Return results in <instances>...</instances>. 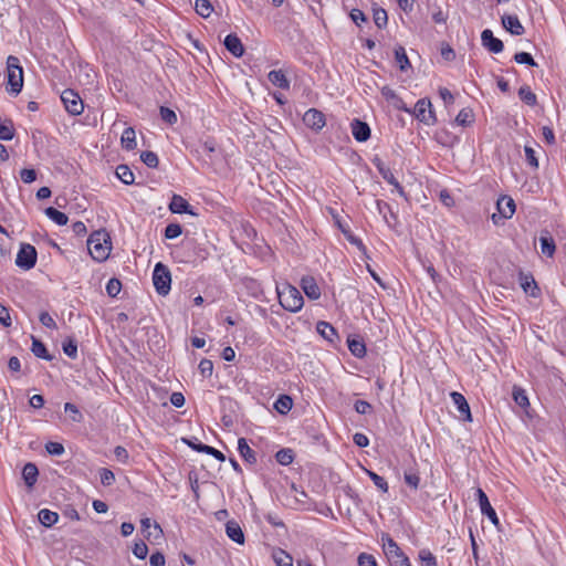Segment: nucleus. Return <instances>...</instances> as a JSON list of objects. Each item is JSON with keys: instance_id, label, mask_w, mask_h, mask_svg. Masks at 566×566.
I'll use <instances>...</instances> for the list:
<instances>
[{"instance_id": "obj_1", "label": "nucleus", "mask_w": 566, "mask_h": 566, "mask_svg": "<svg viewBox=\"0 0 566 566\" xmlns=\"http://www.w3.org/2000/svg\"><path fill=\"white\" fill-rule=\"evenodd\" d=\"M277 298L280 305L291 313H297L304 305V298L301 292L290 283L276 286Z\"/></svg>"}, {"instance_id": "obj_2", "label": "nucleus", "mask_w": 566, "mask_h": 566, "mask_svg": "<svg viewBox=\"0 0 566 566\" xmlns=\"http://www.w3.org/2000/svg\"><path fill=\"white\" fill-rule=\"evenodd\" d=\"M381 542L384 554L386 555L390 566H411L407 555L389 534L382 533Z\"/></svg>"}, {"instance_id": "obj_3", "label": "nucleus", "mask_w": 566, "mask_h": 566, "mask_svg": "<svg viewBox=\"0 0 566 566\" xmlns=\"http://www.w3.org/2000/svg\"><path fill=\"white\" fill-rule=\"evenodd\" d=\"M8 86L11 94H19L23 87V70L17 56L9 55L7 59Z\"/></svg>"}, {"instance_id": "obj_4", "label": "nucleus", "mask_w": 566, "mask_h": 566, "mask_svg": "<svg viewBox=\"0 0 566 566\" xmlns=\"http://www.w3.org/2000/svg\"><path fill=\"white\" fill-rule=\"evenodd\" d=\"M105 235L106 234L102 232H94L87 239L88 253L97 262L105 261L109 255L111 247L107 245Z\"/></svg>"}, {"instance_id": "obj_5", "label": "nucleus", "mask_w": 566, "mask_h": 566, "mask_svg": "<svg viewBox=\"0 0 566 566\" xmlns=\"http://www.w3.org/2000/svg\"><path fill=\"white\" fill-rule=\"evenodd\" d=\"M153 283L156 292L166 296L170 291L171 273L167 265L161 262L156 263L153 271Z\"/></svg>"}, {"instance_id": "obj_6", "label": "nucleus", "mask_w": 566, "mask_h": 566, "mask_svg": "<svg viewBox=\"0 0 566 566\" xmlns=\"http://www.w3.org/2000/svg\"><path fill=\"white\" fill-rule=\"evenodd\" d=\"M515 202L510 196H501L496 202L497 213L492 214L494 224H500L503 220L511 219L515 212Z\"/></svg>"}, {"instance_id": "obj_7", "label": "nucleus", "mask_w": 566, "mask_h": 566, "mask_svg": "<svg viewBox=\"0 0 566 566\" xmlns=\"http://www.w3.org/2000/svg\"><path fill=\"white\" fill-rule=\"evenodd\" d=\"M411 113L419 122L426 125H433L437 122L434 112L432 111V104L428 98L419 99Z\"/></svg>"}, {"instance_id": "obj_8", "label": "nucleus", "mask_w": 566, "mask_h": 566, "mask_svg": "<svg viewBox=\"0 0 566 566\" xmlns=\"http://www.w3.org/2000/svg\"><path fill=\"white\" fill-rule=\"evenodd\" d=\"M36 262V250L31 244H22L17 258H15V264L23 269V270H30L35 265Z\"/></svg>"}, {"instance_id": "obj_9", "label": "nucleus", "mask_w": 566, "mask_h": 566, "mask_svg": "<svg viewBox=\"0 0 566 566\" xmlns=\"http://www.w3.org/2000/svg\"><path fill=\"white\" fill-rule=\"evenodd\" d=\"M371 163L379 171L380 176L386 180L389 185L394 186L396 190L398 191L399 196L407 198V195L402 188V186L399 184V181L396 179L394 174L391 172L390 168H388L385 163L379 158L375 157L373 158Z\"/></svg>"}, {"instance_id": "obj_10", "label": "nucleus", "mask_w": 566, "mask_h": 566, "mask_svg": "<svg viewBox=\"0 0 566 566\" xmlns=\"http://www.w3.org/2000/svg\"><path fill=\"white\" fill-rule=\"evenodd\" d=\"M303 122L308 128L318 132L325 126V115L316 108H310L305 112Z\"/></svg>"}, {"instance_id": "obj_11", "label": "nucleus", "mask_w": 566, "mask_h": 566, "mask_svg": "<svg viewBox=\"0 0 566 566\" xmlns=\"http://www.w3.org/2000/svg\"><path fill=\"white\" fill-rule=\"evenodd\" d=\"M476 495L481 513L485 515L492 522L493 525L497 526L500 523L499 517L496 515L495 510L492 507L485 492L482 489H478Z\"/></svg>"}, {"instance_id": "obj_12", "label": "nucleus", "mask_w": 566, "mask_h": 566, "mask_svg": "<svg viewBox=\"0 0 566 566\" xmlns=\"http://www.w3.org/2000/svg\"><path fill=\"white\" fill-rule=\"evenodd\" d=\"M350 129L354 138L358 143H365L370 138V127L366 122L355 118L350 123Z\"/></svg>"}, {"instance_id": "obj_13", "label": "nucleus", "mask_w": 566, "mask_h": 566, "mask_svg": "<svg viewBox=\"0 0 566 566\" xmlns=\"http://www.w3.org/2000/svg\"><path fill=\"white\" fill-rule=\"evenodd\" d=\"M481 41L484 48L492 53H501L504 49L503 42L493 35L490 29H485L481 33Z\"/></svg>"}, {"instance_id": "obj_14", "label": "nucleus", "mask_w": 566, "mask_h": 566, "mask_svg": "<svg viewBox=\"0 0 566 566\" xmlns=\"http://www.w3.org/2000/svg\"><path fill=\"white\" fill-rule=\"evenodd\" d=\"M169 210L172 213H188L191 216H197V213L193 212L192 207L189 205V202L180 195L172 196L171 201L169 203Z\"/></svg>"}, {"instance_id": "obj_15", "label": "nucleus", "mask_w": 566, "mask_h": 566, "mask_svg": "<svg viewBox=\"0 0 566 566\" xmlns=\"http://www.w3.org/2000/svg\"><path fill=\"white\" fill-rule=\"evenodd\" d=\"M301 287L310 300H318L321 297V289L313 276H303Z\"/></svg>"}, {"instance_id": "obj_16", "label": "nucleus", "mask_w": 566, "mask_h": 566, "mask_svg": "<svg viewBox=\"0 0 566 566\" xmlns=\"http://www.w3.org/2000/svg\"><path fill=\"white\" fill-rule=\"evenodd\" d=\"M450 397H451L453 403L457 406L458 411L463 417V419L465 421H472L470 406H469L465 397L462 394L458 392V391H452L450 394Z\"/></svg>"}, {"instance_id": "obj_17", "label": "nucleus", "mask_w": 566, "mask_h": 566, "mask_svg": "<svg viewBox=\"0 0 566 566\" xmlns=\"http://www.w3.org/2000/svg\"><path fill=\"white\" fill-rule=\"evenodd\" d=\"M223 44L226 49L235 57H241L244 53V46L240 38L234 33L228 34Z\"/></svg>"}, {"instance_id": "obj_18", "label": "nucleus", "mask_w": 566, "mask_h": 566, "mask_svg": "<svg viewBox=\"0 0 566 566\" xmlns=\"http://www.w3.org/2000/svg\"><path fill=\"white\" fill-rule=\"evenodd\" d=\"M502 24L505 30L513 35H522L525 32V29L520 22L517 15L504 14L502 17Z\"/></svg>"}, {"instance_id": "obj_19", "label": "nucleus", "mask_w": 566, "mask_h": 566, "mask_svg": "<svg viewBox=\"0 0 566 566\" xmlns=\"http://www.w3.org/2000/svg\"><path fill=\"white\" fill-rule=\"evenodd\" d=\"M520 284L523 291L531 295L532 297L539 296V287L537 286V283L535 282L533 275L525 274L523 272L520 273Z\"/></svg>"}, {"instance_id": "obj_20", "label": "nucleus", "mask_w": 566, "mask_h": 566, "mask_svg": "<svg viewBox=\"0 0 566 566\" xmlns=\"http://www.w3.org/2000/svg\"><path fill=\"white\" fill-rule=\"evenodd\" d=\"M184 441L190 448H192L193 450H196L198 452H202V453L209 454V455H212L213 458H216L220 462H223L226 460L224 454L221 451H219L216 448H213V447L203 444L201 442L195 443V442H192L191 440H188V439H184Z\"/></svg>"}, {"instance_id": "obj_21", "label": "nucleus", "mask_w": 566, "mask_h": 566, "mask_svg": "<svg viewBox=\"0 0 566 566\" xmlns=\"http://www.w3.org/2000/svg\"><path fill=\"white\" fill-rule=\"evenodd\" d=\"M541 252L552 258L556 251V244L552 234L547 230H543L539 237Z\"/></svg>"}, {"instance_id": "obj_22", "label": "nucleus", "mask_w": 566, "mask_h": 566, "mask_svg": "<svg viewBox=\"0 0 566 566\" xmlns=\"http://www.w3.org/2000/svg\"><path fill=\"white\" fill-rule=\"evenodd\" d=\"M226 534L230 539L235 542L237 544H244V534L239 525V523L234 520L228 521L226 524Z\"/></svg>"}, {"instance_id": "obj_23", "label": "nucleus", "mask_w": 566, "mask_h": 566, "mask_svg": "<svg viewBox=\"0 0 566 566\" xmlns=\"http://www.w3.org/2000/svg\"><path fill=\"white\" fill-rule=\"evenodd\" d=\"M238 452L241 458L249 464L256 463V454L254 450L250 448L245 438H240L238 440Z\"/></svg>"}, {"instance_id": "obj_24", "label": "nucleus", "mask_w": 566, "mask_h": 566, "mask_svg": "<svg viewBox=\"0 0 566 566\" xmlns=\"http://www.w3.org/2000/svg\"><path fill=\"white\" fill-rule=\"evenodd\" d=\"M268 78L274 86L282 88V90H289L290 88V81L286 77V75L283 73L282 70H272L268 74Z\"/></svg>"}, {"instance_id": "obj_25", "label": "nucleus", "mask_w": 566, "mask_h": 566, "mask_svg": "<svg viewBox=\"0 0 566 566\" xmlns=\"http://www.w3.org/2000/svg\"><path fill=\"white\" fill-rule=\"evenodd\" d=\"M316 331L323 338L328 342H334V339L338 337L335 327L325 321L317 322Z\"/></svg>"}, {"instance_id": "obj_26", "label": "nucleus", "mask_w": 566, "mask_h": 566, "mask_svg": "<svg viewBox=\"0 0 566 566\" xmlns=\"http://www.w3.org/2000/svg\"><path fill=\"white\" fill-rule=\"evenodd\" d=\"M348 349L357 358H363L366 355V346L361 338L359 337H348L347 338Z\"/></svg>"}, {"instance_id": "obj_27", "label": "nucleus", "mask_w": 566, "mask_h": 566, "mask_svg": "<svg viewBox=\"0 0 566 566\" xmlns=\"http://www.w3.org/2000/svg\"><path fill=\"white\" fill-rule=\"evenodd\" d=\"M38 475H39V470L34 463L29 462V463L24 464V467L22 469V476H23L25 484L29 488H32L36 483Z\"/></svg>"}, {"instance_id": "obj_28", "label": "nucleus", "mask_w": 566, "mask_h": 566, "mask_svg": "<svg viewBox=\"0 0 566 566\" xmlns=\"http://www.w3.org/2000/svg\"><path fill=\"white\" fill-rule=\"evenodd\" d=\"M120 143H122L123 148H125L126 150H133L136 148V146H137L136 133L133 127H127L124 129V132L122 134Z\"/></svg>"}, {"instance_id": "obj_29", "label": "nucleus", "mask_w": 566, "mask_h": 566, "mask_svg": "<svg viewBox=\"0 0 566 566\" xmlns=\"http://www.w3.org/2000/svg\"><path fill=\"white\" fill-rule=\"evenodd\" d=\"M395 60L401 72H406L408 69L411 67L406 50L401 45L395 48Z\"/></svg>"}, {"instance_id": "obj_30", "label": "nucleus", "mask_w": 566, "mask_h": 566, "mask_svg": "<svg viewBox=\"0 0 566 566\" xmlns=\"http://www.w3.org/2000/svg\"><path fill=\"white\" fill-rule=\"evenodd\" d=\"M38 518H39V522L43 526L51 527L52 525H54L57 522L59 515H57V513H55L53 511H50L48 509H42V510H40V512L38 514Z\"/></svg>"}, {"instance_id": "obj_31", "label": "nucleus", "mask_w": 566, "mask_h": 566, "mask_svg": "<svg viewBox=\"0 0 566 566\" xmlns=\"http://www.w3.org/2000/svg\"><path fill=\"white\" fill-rule=\"evenodd\" d=\"M293 407V400L287 395H280L274 402V409L281 413L286 415Z\"/></svg>"}, {"instance_id": "obj_32", "label": "nucleus", "mask_w": 566, "mask_h": 566, "mask_svg": "<svg viewBox=\"0 0 566 566\" xmlns=\"http://www.w3.org/2000/svg\"><path fill=\"white\" fill-rule=\"evenodd\" d=\"M116 176L125 185H133L135 176L127 165H118L116 167Z\"/></svg>"}, {"instance_id": "obj_33", "label": "nucleus", "mask_w": 566, "mask_h": 566, "mask_svg": "<svg viewBox=\"0 0 566 566\" xmlns=\"http://www.w3.org/2000/svg\"><path fill=\"white\" fill-rule=\"evenodd\" d=\"M376 209H377L378 213L382 216L384 221L389 227H391V221L388 218V213L390 214V217L394 220H396V214L392 212L390 205L384 200L378 199V200H376Z\"/></svg>"}, {"instance_id": "obj_34", "label": "nucleus", "mask_w": 566, "mask_h": 566, "mask_svg": "<svg viewBox=\"0 0 566 566\" xmlns=\"http://www.w3.org/2000/svg\"><path fill=\"white\" fill-rule=\"evenodd\" d=\"M518 97L522 102H524L528 106H535L537 103V97L535 93L531 90L528 85L521 86L518 90Z\"/></svg>"}, {"instance_id": "obj_35", "label": "nucleus", "mask_w": 566, "mask_h": 566, "mask_svg": "<svg viewBox=\"0 0 566 566\" xmlns=\"http://www.w3.org/2000/svg\"><path fill=\"white\" fill-rule=\"evenodd\" d=\"M272 557L277 566H293V557L281 548L273 551Z\"/></svg>"}, {"instance_id": "obj_36", "label": "nucleus", "mask_w": 566, "mask_h": 566, "mask_svg": "<svg viewBox=\"0 0 566 566\" xmlns=\"http://www.w3.org/2000/svg\"><path fill=\"white\" fill-rule=\"evenodd\" d=\"M44 212L48 216V218H50L52 221H54L59 226H65L69 221L67 214L59 211L57 209H55L53 207L46 208Z\"/></svg>"}, {"instance_id": "obj_37", "label": "nucleus", "mask_w": 566, "mask_h": 566, "mask_svg": "<svg viewBox=\"0 0 566 566\" xmlns=\"http://www.w3.org/2000/svg\"><path fill=\"white\" fill-rule=\"evenodd\" d=\"M195 10L200 17L207 19L213 12V7L209 0H196Z\"/></svg>"}, {"instance_id": "obj_38", "label": "nucleus", "mask_w": 566, "mask_h": 566, "mask_svg": "<svg viewBox=\"0 0 566 566\" xmlns=\"http://www.w3.org/2000/svg\"><path fill=\"white\" fill-rule=\"evenodd\" d=\"M14 137V127L13 123L10 119H6L0 122V139L1 140H11Z\"/></svg>"}, {"instance_id": "obj_39", "label": "nucleus", "mask_w": 566, "mask_h": 566, "mask_svg": "<svg viewBox=\"0 0 566 566\" xmlns=\"http://www.w3.org/2000/svg\"><path fill=\"white\" fill-rule=\"evenodd\" d=\"M31 350H32L33 355L39 358H43V359H48V360L51 359V356L48 354L45 345L35 337H32Z\"/></svg>"}, {"instance_id": "obj_40", "label": "nucleus", "mask_w": 566, "mask_h": 566, "mask_svg": "<svg viewBox=\"0 0 566 566\" xmlns=\"http://www.w3.org/2000/svg\"><path fill=\"white\" fill-rule=\"evenodd\" d=\"M275 459L281 465H290L294 460V452L290 448H284L275 453Z\"/></svg>"}, {"instance_id": "obj_41", "label": "nucleus", "mask_w": 566, "mask_h": 566, "mask_svg": "<svg viewBox=\"0 0 566 566\" xmlns=\"http://www.w3.org/2000/svg\"><path fill=\"white\" fill-rule=\"evenodd\" d=\"M140 525H142V531L143 533H145V537L146 538H149L150 536H153V533L150 531V527L153 526L155 531H157L158 534L155 535V537H157L159 534L163 533L160 526L158 523H154V525L151 524V520L148 518V517H145V518H142L140 521Z\"/></svg>"}, {"instance_id": "obj_42", "label": "nucleus", "mask_w": 566, "mask_h": 566, "mask_svg": "<svg viewBox=\"0 0 566 566\" xmlns=\"http://www.w3.org/2000/svg\"><path fill=\"white\" fill-rule=\"evenodd\" d=\"M365 472L380 491L388 492V483L382 476L368 469H365Z\"/></svg>"}, {"instance_id": "obj_43", "label": "nucleus", "mask_w": 566, "mask_h": 566, "mask_svg": "<svg viewBox=\"0 0 566 566\" xmlns=\"http://www.w3.org/2000/svg\"><path fill=\"white\" fill-rule=\"evenodd\" d=\"M421 566H438L436 556L429 549H421L418 554Z\"/></svg>"}, {"instance_id": "obj_44", "label": "nucleus", "mask_w": 566, "mask_h": 566, "mask_svg": "<svg viewBox=\"0 0 566 566\" xmlns=\"http://www.w3.org/2000/svg\"><path fill=\"white\" fill-rule=\"evenodd\" d=\"M140 160L149 168H157L159 159L156 153L146 150L140 154Z\"/></svg>"}, {"instance_id": "obj_45", "label": "nucleus", "mask_w": 566, "mask_h": 566, "mask_svg": "<svg viewBox=\"0 0 566 566\" xmlns=\"http://www.w3.org/2000/svg\"><path fill=\"white\" fill-rule=\"evenodd\" d=\"M513 399L521 408H526L530 406L528 397L524 389L514 387L513 389Z\"/></svg>"}, {"instance_id": "obj_46", "label": "nucleus", "mask_w": 566, "mask_h": 566, "mask_svg": "<svg viewBox=\"0 0 566 566\" xmlns=\"http://www.w3.org/2000/svg\"><path fill=\"white\" fill-rule=\"evenodd\" d=\"M455 122L460 126H468L473 122V113L470 108H462L457 117Z\"/></svg>"}, {"instance_id": "obj_47", "label": "nucleus", "mask_w": 566, "mask_h": 566, "mask_svg": "<svg viewBox=\"0 0 566 566\" xmlns=\"http://www.w3.org/2000/svg\"><path fill=\"white\" fill-rule=\"evenodd\" d=\"M374 22L379 28L382 29L387 25L388 15L385 9L376 8L374 9Z\"/></svg>"}, {"instance_id": "obj_48", "label": "nucleus", "mask_w": 566, "mask_h": 566, "mask_svg": "<svg viewBox=\"0 0 566 566\" xmlns=\"http://www.w3.org/2000/svg\"><path fill=\"white\" fill-rule=\"evenodd\" d=\"M182 233V227L179 223H169L165 228V238L172 240L178 238Z\"/></svg>"}, {"instance_id": "obj_49", "label": "nucleus", "mask_w": 566, "mask_h": 566, "mask_svg": "<svg viewBox=\"0 0 566 566\" xmlns=\"http://www.w3.org/2000/svg\"><path fill=\"white\" fill-rule=\"evenodd\" d=\"M159 114H160V118L165 123H167L169 125H174L177 123V115L172 109H170L166 106H161L159 109Z\"/></svg>"}, {"instance_id": "obj_50", "label": "nucleus", "mask_w": 566, "mask_h": 566, "mask_svg": "<svg viewBox=\"0 0 566 566\" xmlns=\"http://www.w3.org/2000/svg\"><path fill=\"white\" fill-rule=\"evenodd\" d=\"M122 290V283L118 279H111L106 284V292L111 297H116Z\"/></svg>"}, {"instance_id": "obj_51", "label": "nucleus", "mask_w": 566, "mask_h": 566, "mask_svg": "<svg viewBox=\"0 0 566 566\" xmlns=\"http://www.w3.org/2000/svg\"><path fill=\"white\" fill-rule=\"evenodd\" d=\"M514 61L518 64H526L528 66H537L533 56L527 52H518L514 55Z\"/></svg>"}, {"instance_id": "obj_52", "label": "nucleus", "mask_w": 566, "mask_h": 566, "mask_svg": "<svg viewBox=\"0 0 566 566\" xmlns=\"http://www.w3.org/2000/svg\"><path fill=\"white\" fill-rule=\"evenodd\" d=\"M403 480L413 490H418L420 484V476L416 471L405 472Z\"/></svg>"}, {"instance_id": "obj_53", "label": "nucleus", "mask_w": 566, "mask_h": 566, "mask_svg": "<svg viewBox=\"0 0 566 566\" xmlns=\"http://www.w3.org/2000/svg\"><path fill=\"white\" fill-rule=\"evenodd\" d=\"M524 153H525V159H526L527 164L532 168L537 169L538 168V159L536 157L534 148L528 146V145H526L524 147Z\"/></svg>"}, {"instance_id": "obj_54", "label": "nucleus", "mask_w": 566, "mask_h": 566, "mask_svg": "<svg viewBox=\"0 0 566 566\" xmlns=\"http://www.w3.org/2000/svg\"><path fill=\"white\" fill-rule=\"evenodd\" d=\"M358 566H378L376 558L368 553H360L357 558Z\"/></svg>"}, {"instance_id": "obj_55", "label": "nucleus", "mask_w": 566, "mask_h": 566, "mask_svg": "<svg viewBox=\"0 0 566 566\" xmlns=\"http://www.w3.org/2000/svg\"><path fill=\"white\" fill-rule=\"evenodd\" d=\"M133 554L139 559H145L148 554L147 545L143 541L136 542L133 547Z\"/></svg>"}, {"instance_id": "obj_56", "label": "nucleus", "mask_w": 566, "mask_h": 566, "mask_svg": "<svg viewBox=\"0 0 566 566\" xmlns=\"http://www.w3.org/2000/svg\"><path fill=\"white\" fill-rule=\"evenodd\" d=\"M45 450L51 455H62L64 453V447L60 442L50 441L45 444Z\"/></svg>"}, {"instance_id": "obj_57", "label": "nucleus", "mask_w": 566, "mask_h": 566, "mask_svg": "<svg viewBox=\"0 0 566 566\" xmlns=\"http://www.w3.org/2000/svg\"><path fill=\"white\" fill-rule=\"evenodd\" d=\"M99 479L103 485L108 486L115 481V475L109 469L103 468L99 471Z\"/></svg>"}, {"instance_id": "obj_58", "label": "nucleus", "mask_w": 566, "mask_h": 566, "mask_svg": "<svg viewBox=\"0 0 566 566\" xmlns=\"http://www.w3.org/2000/svg\"><path fill=\"white\" fill-rule=\"evenodd\" d=\"M199 370L201 373V375L203 377H210L212 375V371H213V364L210 359H206L203 358L200 363H199Z\"/></svg>"}, {"instance_id": "obj_59", "label": "nucleus", "mask_w": 566, "mask_h": 566, "mask_svg": "<svg viewBox=\"0 0 566 566\" xmlns=\"http://www.w3.org/2000/svg\"><path fill=\"white\" fill-rule=\"evenodd\" d=\"M371 405L366 400H356L354 403V409L359 415H366L371 411Z\"/></svg>"}, {"instance_id": "obj_60", "label": "nucleus", "mask_w": 566, "mask_h": 566, "mask_svg": "<svg viewBox=\"0 0 566 566\" xmlns=\"http://www.w3.org/2000/svg\"><path fill=\"white\" fill-rule=\"evenodd\" d=\"M20 177L24 184H31L36 179V172L34 169L24 168L20 171Z\"/></svg>"}, {"instance_id": "obj_61", "label": "nucleus", "mask_w": 566, "mask_h": 566, "mask_svg": "<svg viewBox=\"0 0 566 566\" xmlns=\"http://www.w3.org/2000/svg\"><path fill=\"white\" fill-rule=\"evenodd\" d=\"M84 111V103L80 95L73 92V116L80 115Z\"/></svg>"}, {"instance_id": "obj_62", "label": "nucleus", "mask_w": 566, "mask_h": 566, "mask_svg": "<svg viewBox=\"0 0 566 566\" xmlns=\"http://www.w3.org/2000/svg\"><path fill=\"white\" fill-rule=\"evenodd\" d=\"M441 56L446 61H453L455 59V52L454 50L447 43H443L441 46Z\"/></svg>"}, {"instance_id": "obj_63", "label": "nucleus", "mask_w": 566, "mask_h": 566, "mask_svg": "<svg viewBox=\"0 0 566 566\" xmlns=\"http://www.w3.org/2000/svg\"><path fill=\"white\" fill-rule=\"evenodd\" d=\"M150 566H165L166 560L160 552L153 553L149 558Z\"/></svg>"}, {"instance_id": "obj_64", "label": "nucleus", "mask_w": 566, "mask_h": 566, "mask_svg": "<svg viewBox=\"0 0 566 566\" xmlns=\"http://www.w3.org/2000/svg\"><path fill=\"white\" fill-rule=\"evenodd\" d=\"M353 441L357 447H360V448H365L369 444L368 437L361 432H356L353 436Z\"/></svg>"}]
</instances>
